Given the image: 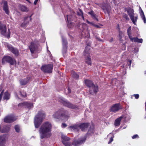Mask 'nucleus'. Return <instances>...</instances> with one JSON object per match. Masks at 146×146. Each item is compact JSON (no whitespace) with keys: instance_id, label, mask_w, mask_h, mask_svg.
Masks as SVG:
<instances>
[{"instance_id":"obj_57","label":"nucleus","mask_w":146,"mask_h":146,"mask_svg":"<svg viewBox=\"0 0 146 146\" xmlns=\"http://www.w3.org/2000/svg\"><path fill=\"white\" fill-rule=\"evenodd\" d=\"M16 97L17 98H18V96H16Z\"/></svg>"},{"instance_id":"obj_58","label":"nucleus","mask_w":146,"mask_h":146,"mask_svg":"<svg viewBox=\"0 0 146 146\" xmlns=\"http://www.w3.org/2000/svg\"><path fill=\"white\" fill-rule=\"evenodd\" d=\"M145 74H146V72H145Z\"/></svg>"},{"instance_id":"obj_24","label":"nucleus","mask_w":146,"mask_h":146,"mask_svg":"<svg viewBox=\"0 0 146 146\" xmlns=\"http://www.w3.org/2000/svg\"><path fill=\"white\" fill-rule=\"evenodd\" d=\"M88 126L89 124L88 123H83L79 126V127L82 131H84L87 129Z\"/></svg>"},{"instance_id":"obj_48","label":"nucleus","mask_w":146,"mask_h":146,"mask_svg":"<svg viewBox=\"0 0 146 146\" xmlns=\"http://www.w3.org/2000/svg\"><path fill=\"white\" fill-rule=\"evenodd\" d=\"M68 94H69L71 92V90L69 88H68L67 89Z\"/></svg>"},{"instance_id":"obj_14","label":"nucleus","mask_w":146,"mask_h":146,"mask_svg":"<svg viewBox=\"0 0 146 146\" xmlns=\"http://www.w3.org/2000/svg\"><path fill=\"white\" fill-rule=\"evenodd\" d=\"M87 48L86 47L84 52V54L86 56H87L86 58V62L88 64L91 65L92 64L91 59L89 55V52L88 51H87Z\"/></svg>"},{"instance_id":"obj_50","label":"nucleus","mask_w":146,"mask_h":146,"mask_svg":"<svg viewBox=\"0 0 146 146\" xmlns=\"http://www.w3.org/2000/svg\"><path fill=\"white\" fill-rule=\"evenodd\" d=\"M25 26V23H22L21 25V27H24Z\"/></svg>"},{"instance_id":"obj_3","label":"nucleus","mask_w":146,"mask_h":146,"mask_svg":"<svg viewBox=\"0 0 146 146\" xmlns=\"http://www.w3.org/2000/svg\"><path fill=\"white\" fill-rule=\"evenodd\" d=\"M85 82L86 85L90 88V94H96L98 91V86L95 85L92 83V81L88 80H85Z\"/></svg>"},{"instance_id":"obj_6","label":"nucleus","mask_w":146,"mask_h":146,"mask_svg":"<svg viewBox=\"0 0 146 146\" xmlns=\"http://www.w3.org/2000/svg\"><path fill=\"white\" fill-rule=\"evenodd\" d=\"M53 66L52 64L44 65L42 66L41 70L44 72L50 73L52 72Z\"/></svg>"},{"instance_id":"obj_40","label":"nucleus","mask_w":146,"mask_h":146,"mask_svg":"<svg viewBox=\"0 0 146 146\" xmlns=\"http://www.w3.org/2000/svg\"><path fill=\"white\" fill-rule=\"evenodd\" d=\"M123 33L122 32L120 31L119 33V38L120 40H121V39L122 38Z\"/></svg>"},{"instance_id":"obj_32","label":"nucleus","mask_w":146,"mask_h":146,"mask_svg":"<svg viewBox=\"0 0 146 146\" xmlns=\"http://www.w3.org/2000/svg\"><path fill=\"white\" fill-rule=\"evenodd\" d=\"M72 77L75 79H77L79 77V76L75 72H73L71 74Z\"/></svg>"},{"instance_id":"obj_55","label":"nucleus","mask_w":146,"mask_h":146,"mask_svg":"<svg viewBox=\"0 0 146 146\" xmlns=\"http://www.w3.org/2000/svg\"><path fill=\"white\" fill-rule=\"evenodd\" d=\"M2 90V87H0V92Z\"/></svg>"},{"instance_id":"obj_25","label":"nucleus","mask_w":146,"mask_h":146,"mask_svg":"<svg viewBox=\"0 0 146 146\" xmlns=\"http://www.w3.org/2000/svg\"><path fill=\"white\" fill-rule=\"evenodd\" d=\"M123 118V116H121L120 117L117 119L115 121L114 125L115 126H118L120 125V121L122 118Z\"/></svg>"},{"instance_id":"obj_17","label":"nucleus","mask_w":146,"mask_h":146,"mask_svg":"<svg viewBox=\"0 0 146 146\" xmlns=\"http://www.w3.org/2000/svg\"><path fill=\"white\" fill-rule=\"evenodd\" d=\"M120 109L119 104H115L112 106L110 110L111 111L116 112Z\"/></svg>"},{"instance_id":"obj_53","label":"nucleus","mask_w":146,"mask_h":146,"mask_svg":"<svg viewBox=\"0 0 146 146\" xmlns=\"http://www.w3.org/2000/svg\"><path fill=\"white\" fill-rule=\"evenodd\" d=\"M86 22L88 24H91V22H90L89 21H88V20H86Z\"/></svg>"},{"instance_id":"obj_54","label":"nucleus","mask_w":146,"mask_h":146,"mask_svg":"<svg viewBox=\"0 0 146 146\" xmlns=\"http://www.w3.org/2000/svg\"><path fill=\"white\" fill-rule=\"evenodd\" d=\"M8 31L9 32V35H8V37H9L10 32V31L9 30V29L8 30Z\"/></svg>"},{"instance_id":"obj_56","label":"nucleus","mask_w":146,"mask_h":146,"mask_svg":"<svg viewBox=\"0 0 146 146\" xmlns=\"http://www.w3.org/2000/svg\"><path fill=\"white\" fill-rule=\"evenodd\" d=\"M113 0V3H115V0Z\"/></svg>"},{"instance_id":"obj_5","label":"nucleus","mask_w":146,"mask_h":146,"mask_svg":"<svg viewBox=\"0 0 146 146\" xmlns=\"http://www.w3.org/2000/svg\"><path fill=\"white\" fill-rule=\"evenodd\" d=\"M5 61L9 63L11 65L15 64L16 63V61L15 59L8 56H4L3 58L2 61V63L3 64L5 63Z\"/></svg>"},{"instance_id":"obj_1","label":"nucleus","mask_w":146,"mask_h":146,"mask_svg":"<svg viewBox=\"0 0 146 146\" xmlns=\"http://www.w3.org/2000/svg\"><path fill=\"white\" fill-rule=\"evenodd\" d=\"M52 125L49 122H44L40 127L39 131L41 139L50 137L51 135Z\"/></svg>"},{"instance_id":"obj_22","label":"nucleus","mask_w":146,"mask_h":146,"mask_svg":"<svg viewBox=\"0 0 146 146\" xmlns=\"http://www.w3.org/2000/svg\"><path fill=\"white\" fill-rule=\"evenodd\" d=\"M130 39L132 42H134L141 43H142L143 42V39H142L138 38L137 37L133 38L132 36L130 37Z\"/></svg>"},{"instance_id":"obj_43","label":"nucleus","mask_w":146,"mask_h":146,"mask_svg":"<svg viewBox=\"0 0 146 146\" xmlns=\"http://www.w3.org/2000/svg\"><path fill=\"white\" fill-rule=\"evenodd\" d=\"M133 96H134L135 98L136 99L138 98L139 97V95L138 94H134Z\"/></svg>"},{"instance_id":"obj_21","label":"nucleus","mask_w":146,"mask_h":146,"mask_svg":"<svg viewBox=\"0 0 146 146\" xmlns=\"http://www.w3.org/2000/svg\"><path fill=\"white\" fill-rule=\"evenodd\" d=\"M63 52H65L67 48V42L65 39L62 38Z\"/></svg>"},{"instance_id":"obj_16","label":"nucleus","mask_w":146,"mask_h":146,"mask_svg":"<svg viewBox=\"0 0 146 146\" xmlns=\"http://www.w3.org/2000/svg\"><path fill=\"white\" fill-rule=\"evenodd\" d=\"M3 10L5 11L6 14L9 15V11L7 2L5 1H3Z\"/></svg>"},{"instance_id":"obj_8","label":"nucleus","mask_w":146,"mask_h":146,"mask_svg":"<svg viewBox=\"0 0 146 146\" xmlns=\"http://www.w3.org/2000/svg\"><path fill=\"white\" fill-rule=\"evenodd\" d=\"M59 100L61 103H62L64 105L68 108H75L74 106L68 102L63 97L60 98Z\"/></svg>"},{"instance_id":"obj_37","label":"nucleus","mask_w":146,"mask_h":146,"mask_svg":"<svg viewBox=\"0 0 146 146\" xmlns=\"http://www.w3.org/2000/svg\"><path fill=\"white\" fill-rule=\"evenodd\" d=\"M20 94L23 97L25 98L26 96V93L23 91L22 92H20Z\"/></svg>"},{"instance_id":"obj_29","label":"nucleus","mask_w":146,"mask_h":146,"mask_svg":"<svg viewBox=\"0 0 146 146\" xmlns=\"http://www.w3.org/2000/svg\"><path fill=\"white\" fill-rule=\"evenodd\" d=\"M79 128V126L78 125H75L70 126L69 127V129L71 130L78 131Z\"/></svg>"},{"instance_id":"obj_49","label":"nucleus","mask_w":146,"mask_h":146,"mask_svg":"<svg viewBox=\"0 0 146 146\" xmlns=\"http://www.w3.org/2000/svg\"><path fill=\"white\" fill-rule=\"evenodd\" d=\"M38 0H35L34 2V4L36 5L38 1Z\"/></svg>"},{"instance_id":"obj_35","label":"nucleus","mask_w":146,"mask_h":146,"mask_svg":"<svg viewBox=\"0 0 146 146\" xmlns=\"http://www.w3.org/2000/svg\"><path fill=\"white\" fill-rule=\"evenodd\" d=\"M131 27L130 26L129 27L127 30V33L129 37L130 38V37H132L131 33Z\"/></svg>"},{"instance_id":"obj_26","label":"nucleus","mask_w":146,"mask_h":146,"mask_svg":"<svg viewBox=\"0 0 146 146\" xmlns=\"http://www.w3.org/2000/svg\"><path fill=\"white\" fill-rule=\"evenodd\" d=\"M30 79L29 77L25 79L21 80L20 81V83L21 85H26L29 81Z\"/></svg>"},{"instance_id":"obj_7","label":"nucleus","mask_w":146,"mask_h":146,"mask_svg":"<svg viewBox=\"0 0 146 146\" xmlns=\"http://www.w3.org/2000/svg\"><path fill=\"white\" fill-rule=\"evenodd\" d=\"M127 13L133 23L134 25H136V22L137 19V17L136 16H134V14L133 13V10L132 9L128 10L127 11Z\"/></svg>"},{"instance_id":"obj_51","label":"nucleus","mask_w":146,"mask_h":146,"mask_svg":"<svg viewBox=\"0 0 146 146\" xmlns=\"http://www.w3.org/2000/svg\"><path fill=\"white\" fill-rule=\"evenodd\" d=\"M94 26L95 27H96L97 28H98L99 27V26L98 25H95Z\"/></svg>"},{"instance_id":"obj_38","label":"nucleus","mask_w":146,"mask_h":146,"mask_svg":"<svg viewBox=\"0 0 146 146\" xmlns=\"http://www.w3.org/2000/svg\"><path fill=\"white\" fill-rule=\"evenodd\" d=\"M15 129L16 131L18 132H19L20 130L19 126L18 125H16L15 127Z\"/></svg>"},{"instance_id":"obj_27","label":"nucleus","mask_w":146,"mask_h":146,"mask_svg":"<svg viewBox=\"0 0 146 146\" xmlns=\"http://www.w3.org/2000/svg\"><path fill=\"white\" fill-rule=\"evenodd\" d=\"M19 9L23 12H27L29 11L28 9L25 6L19 5Z\"/></svg>"},{"instance_id":"obj_28","label":"nucleus","mask_w":146,"mask_h":146,"mask_svg":"<svg viewBox=\"0 0 146 146\" xmlns=\"http://www.w3.org/2000/svg\"><path fill=\"white\" fill-rule=\"evenodd\" d=\"M6 140V138L4 135L0 136V146H4V145L3 144V143L5 142Z\"/></svg>"},{"instance_id":"obj_46","label":"nucleus","mask_w":146,"mask_h":146,"mask_svg":"<svg viewBox=\"0 0 146 146\" xmlns=\"http://www.w3.org/2000/svg\"><path fill=\"white\" fill-rule=\"evenodd\" d=\"M67 126L64 123H63L62 124V127H65Z\"/></svg>"},{"instance_id":"obj_15","label":"nucleus","mask_w":146,"mask_h":146,"mask_svg":"<svg viewBox=\"0 0 146 146\" xmlns=\"http://www.w3.org/2000/svg\"><path fill=\"white\" fill-rule=\"evenodd\" d=\"M3 10L5 11L6 14L9 15V11L7 2L5 1H3Z\"/></svg>"},{"instance_id":"obj_47","label":"nucleus","mask_w":146,"mask_h":146,"mask_svg":"<svg viewBox=\"0 0 146 146\" xmlns=\"http://www.w3.org/2000/svg\"><path fill=\"white\" fill-rule=\"evenodd\" d=\"M96 38L97 40L102 41V40L97 36H96Z\"/></svg>"},{"instance_id":"obj_11","label":"nucleus","mask_w":146,"mask_h":146,"mask_svg":"<svg viewBox=\"0 0 146 146\" xmlns=\"http://www.w3.org/2000/svg\"><path fill=\"white\" fill-rule=\"evenodd\" d=\"M4 90H3L0 94V101L3 97V100H8L10 98V95L9 94L7 91L5 92L4 93Z\"/></svg>"},{"instance_id":"obj_20","label":"nucleus","mask_w":146,"mask_h":146,"mask_svg":"<svg viewBox=\"0 0 146 146\" xmlns=\"http://www.w3.org/2000/svg\"><path fill=\"white\" fill-rule=\"evenodd\" d=\"M36 45L33 42L31 43V45L29 46V48L30 49L31 52L33 53L36 49Z\"/></svg>"},{"instance_id":"obj_13","label":"nucleus","mask_w":146,"mask_h":146,"mask_svg":"<svg viewBox=\"0 0 146 146\" xmlns=\"http://www.w3.org/2000/svg\"><path fill=\"white\" fill-rule=\"evenodd\" d=\"M19 107H23L31 108L33 107V104L32 103L27 102H24L20 103L18 105Z\"/></svg>"},{"instance_id":"obj_12","label":"nucleus","mask_w":146,"mask_h":146,"mask_svg":"<svg viewBox=\"0 0 146 146\" xmlns=\"http://www.w3.org/2000/svg\"><path fill=\"white\" fill-rule=\"evenodd\" d=\"M16 119V117L13 115H9L6 117L4 119V121L6 123L12 122Z\"/></svg>"},{"instance_id":"obj_41","label":"nucleus","mask_w":146,"mask_h":146,"mask_svg":"<svg viewBox=\"0 0 146 146\" xmlns=\"http://www.w3.org/2000/svg\"><path fill=\"white\" fill-rule=\"evenodd\" d=\"M31 16L30 17H25L24 18V20H25V22L26 21L27 19H29V20H31Z\"/></svg>"},{"instance_id":"obj_9","label":"nucleus","mask_w":146,"mask_h":146,"mask_svg":"<svg viewBox=\"0 0 146 146\" xmlns=\"http://www.w3.org/2000/svg\"><path fill=\"white\" fill-rule=\"evenodd\" d=\"M86 139L85 136L81 137L77 140H74L72 142V144L75 146H78L84 143Z\"/></svg>"},{"instance_id":"obj_52","label":"nucleus","mask_w":146,"mask_h":146,"mask_svg":"<svg viewBox=\"0 0 146 146\" xmlns=\"http://www.w3.org/2000/svg\"><path fill=\"white\" fill-rule=\"evenodd\" d=\"M91 24V25H93L94 26V25H95V24H94V23L93 22H91V24Z\"/></svg>"},{"instance_id":"obj_4","label":"nucleus","mask_w":146,"mask_h":146,"mask_svg":"<svg viewBox=\"0 0 146 146\" xmlns=\"http://www.w3.org/2000/svg\"><path fill=\"white\" fill-rule=\"evenodd\" d=\"M53 117L55 119H60L62 120L66 121L68 119V116L63 114L61 110H58L56 112L52 115Z\"/></svg>"},{"instance_id":"obj_36","label":"nucleus","mask_w":146,"mask_h":146,"mask_svg":"<svg viewBox=\"0 0 146 146\" xmlns=\"http://www.w3.org/2000/svg\"><path fill=\"white\" fill-rule=\"evenodd\" d=\"M4 129H3L2 130L1 132L2 133H5L8 131L9 130L10 127L9 126H7L6 127L4 128Z\"/></svg>"},{"instance_id":"obj_23","label":"nucleus","mask_w":146,"mask_h":146,"mask_svg":"<svg viewBox=\"0 0 146 146\" xmlns=\"http://www.w3.org/2000/svg\"><path fill=\"white\" fill-rule=\"evenodd\" d=\"M139 13L141 19L143 21L144 23H145L146 22L145 17L144 15L143 11L140 7L139 8Z\"/></svg>"},{"instance_id":"obj_30","label":"nucleus","mask_w":146,"mask_h":146,"mask_svg":"<svg viewBox=\"0 0 146 146\" xmlns=\"http://www.w3.org/2000/svg\"><path fill=\"white\" fill-rule=\"evenodd\" d=\"M71 16L70 15H67V19L68 22V26L69 28H71V26L70 25L72 24L71 22Z\"/></svg>"},{"instance_id":"obj_45","label":"nucleus","mask_w":146,"mask_h":146,"mask_svg":"<svg viewBox=\"0 0 146 146\" xmlns=\"http://www.w3.org/2000/svg\"><path fill=\"white\" fill-rule=\"evenodd\" d=\"M128 62L129 63V68H130V66H131V60H128V62L127 63H128Z\"/></svg>"},{"instance_id":"obj_33","label":"nucleus","mask_w":146,"mask_h":146,"mask_svg":"<svg viewBox=\"0 0 146 146\" xmlns=\"http://www.w3.org/2000/svg\"><path fill=\"white\" fill-rule=\"evenodd\" d=\"M88 13L90 14L92 17H94L96 20L97 21H98V19L96 18V15L94 13L93 11H91L90 12H88Z\"/></svg>"},{"instance_id":"obj_34","label":"nucleus","mask_w":146,"mask_h":146,"mask_svg":"<svg viewBox=\"0 0 146 146\" xmlns=\"http://www.w3.org/2000/svg\"><path fill=\"white\" fill-rule=\"evenodd\" d=\"M82 29L83 30L86 29V30L88 29V27L87 25L85 23H83L82 24Z\"/></svg>"},{"instance_id":"obj_31","label":"nucleus","mask_w":146,"mask_h":146,"mask_svg":"<svg viewBox=\"0 0 146 146\" xmlns=\"http://www.w3.org/2000/svg\"><path fill=\"white\" fill-rule=\"evenodd\" d=\"M108 137H110V139L108 142V144L110 143L113 140V138L114 137V135L113 133H111L108 135Z\"/></svg>"},{"instance_id":"obj_2","label":"nucleus","mask_w":146,"mask_h":146,"mask_svg":"<svg viewBox=\"0 0 146 146\" xmlns=\"http://www.w3.org/2000/svg\"><path fill=\"white\" fill-rule=\"evenodd\" d=\"M45 116L44 111L42 110L38 111L34 118V124L36 128L38 127Z\"/></svg>"},{"instance_id":"obj_39","label":"nucleus","mask_w":146,"mask_h":146,"mask_svg":"<svg viewBox=\"0 0 146 146\" xmlns=\"http://www.w3.org/2000/svg\"><path fill=\"white\" fill-rule=\"evenodd\" d=\"M79 11L80 12V13H78V15H81L82 16V18L83 19H84V17L83 16V12H82V11L80 9H79Z\"/></svg>"},{"instance_id":"obj_44","label":"nucleus","mask_w":146,"mask_h":146,"mask_svg":"<svg viewBox=\"0 0 146 146\" xmlns=\"http://www.w3.org/2000/svg\"><path fill=\"white\" fill-rule=\"evenodd\" d=\"M127 20H128L129 19V18L128 17L127 15L126 14H125L123 16Z\"/></svg>"},{"instance_id":"obj_19","label":"nucleus","mask_w":146,"mask_h":146,"mask_svg":"<svg viewBox=\"0 0 146 146\" xmlns=\"http://www.w3.org/2000/svg\"><path fill=\"white\" fill-rule=\"evenodd\" d=\"M7 47L10 51L12 52L16 56H18V55L19 52L18 50L16 48H14L9 45H7Z\"/></svg>"},{"instance_id":"obj_10","label":"nucleus","mask_w":146,"mask_h":146,"mask_svg":"<svg viewBox=\"0 0 146 146\" xmlns=\"http://www.w3.org/2000/svg\"><path fill=\"white\" fill-rule=\"evenodd\" d=\"M62 141L63 143L65 146H71V144L68 141L70 138L62 134L61 135Z\"/></svg>"},{"instance_id":"obj_42","label":"nucleus","mask_w":146,"mask_h":146,"mask_svg":"<svg viewBox=\"0 0 146 146\" xmlns=\"http://www.w3.org/2000/svg\"><path fill=\"white\" fill-rule=\"evenodd\" d=\"M138 137V135L137 134L133 136L132 137V138L133 139H135L136 138H137Z\"/></svg>"},{"instance_id":"obj_18","label":"nucleus","mask_w":146,"mask_h":146,"mask_svg":"<svg viewBox=\"0 0 146 146\" xmlns=\"http://www.w3.org/2000/svg\"><path fill=\"white\" fill-rule=\"evenodd\" d=\"M0 30L1 34L4 36H6V25L2 24L0 22Z\"/></svg>"}]
</instances>
